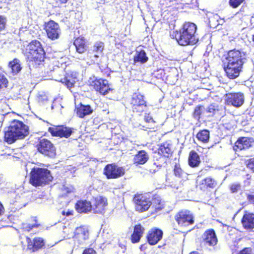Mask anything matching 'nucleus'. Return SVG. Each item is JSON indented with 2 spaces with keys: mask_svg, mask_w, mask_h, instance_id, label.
Here are the masks:
<instances>
[{
  "mask_svg": "<svg viewBox=\"0 0 254 254\" xmlns=\"http://www.w3.org/2000/svg\"><path fill=\"white\" fill-rule=\"evenodd\" d=\"M254 143V139L252 137H239L235 142L233 149L235 152L246 150L252 147Z\"/></svg>",
  "mask_w": 254,
  "mask_h": 254,
  "instance_id": "nucleus-14",
  "label": "nucleus"
},
{
  "mask_svg": "<svg viewBox=\"0 0 254 254\" xmlns=\"http://www.w3.org/2000/svg\"><path fill=\"white\" fill-rule=\"evenodd\" d=\"M76 211L80 213H86L91 211V201L85 199L78 200L75 205Z\"/></svg>",
  "mask_w": 254,
  "mask_h": 254,
  "instance_id": "nucleus-23",
  "label": "nucleus"
},
{
  "mask_svg": "<svg viewBox=\"0 0 254 254\" xmlns=\"http://www.w3.org/2000/svg\"><path fill=\"white\" fill-rule=\"evenodd\" d=\"M28 248L29 249H32L33 251H35V246L34 245V240H31L30 239H28Z\"/></svg>",
  "mask_w": 254,
  "mask_h": 254,
  "instance_id": "nucleus-50",
  "label": "nucleus"
},
{
  "mask_svg": "<svg viewBox=\"0 0 254 254\" xmlns=\"http://www.w3.org/2000/svg\"><path fill=\"white\" fill-rule=\"evenodd\" d=\"M25 56L30 62H35L36 64H40L43 62L45 52L40 42L32 41L26 49Z\"/></svg>",
  "mask_w": 254,
  "mask_h": 254,
  "instance_id": "nucleus-4",
  "label": "nucleus"
},
{
  "mask_svg": "<svg viewBox=\"0 0 254 254\" xmlns=\"http://www.w3.org/2000/svg\"><path fill=\"white\" fill-rule=\"evenodd\" d=\"M247 199L250 204H254V192L246 194Z\"/></svg>",
  "mask_w": 254,
  "mask_h": 254,
  "instance_id": "nucleus-48",
  "label": "nucleus"
},
{
  "mask_svg": "<svg viewBox=\"0 0 254 254\" xmlns=\"http://www.w3.org/2000/svg\"><path fill=\"white\" fill-rule=\"evenodd\" d=\"M65 84L67 88H71L73 86L74 84L72 82H69L68 80H66Z\"/></svg>",
  "mask_w": 254,
  "mask_h": 254,
  "instance_id": "nucleus-53",
  "label": "nucleus"
},
{
  "mask_svg": "<svg viewBox=\"0 0 254 254\" xmlns=\"http://www.w3.org/2000/svg\"><path fill=\"white\" fill-rule=\"evenodd\" d=\"M126 173L124 167L115 163L108 164L103 169V174L107 179H116L123 177Z\"/></svg>",
  "mask_w": 254,
  "mask_h": 254,
  "instance_id": "nucleus-8",
  "label": "nucleus"
},
{
  "mask_svg": "<svg viewBox=\"0 0 254 254\" xmlns=\"http://www.w3.org/2000/svg\"><path fill=\"white\" fill-rule=\"evenodd\" d=\"M129 105L131 112L138 116H141L148 107L145 97L140 93L132 94L129 100Z\"/></svg>",
  "mask_w": 254,
  "mask_h": 254,
  "instance_id": "nucleus-6",
  "label": "nucleus"
},
{
  "mask_svg": "<svg viewBox=\"0 0 254 254\" xmlns=\"http://www.w3.org/2000/svg\"><path fill=\"white\" fill-rule=\"evenodd\" d=\"M45 244L44 240L41 238H35L34 239V245L35 251L41 248Z\"/></svg>",
  "mask_w": 254,
  "mask_h": 254,
  "instance_id": "nucleus-38",
  "label": "nucleus"
},
{
  "mask_svg": "<svg viewBox=\"0 0 254 254\" xmlns=\"http://www.w3.org/2000/svg\"><path fill=\"white\" fill-rule=\"evenodd\" d=\"M148 57L144 50H140L136 51L135 55L133 58L134 63H139L144 64L148 61Z\"/></svg>",
  "mask_w": 254,
  "mask_h": 254,
  "instance_id": "nucleus-31",
  "label": "nucleus"
},
{
  "mask_svg": "<svg viewBox=\"0 0 254 254\" xmlns=\"http://www.w3.org/2000/svg\"><path fill=\"white\" fill-rule=\"evenodd\" d=\"M251 89L253 93L254 94V85L253 86H252Z\"/></svg>",
  "mask_w": 254,
  "mask_h": 254,
  "instance_id": "nucleus-59",
  "label": "nucleus"
},
{
  "mask_svg": "<svg viewBox=\"0 0 254 254\" xmlns=\"http://www.w3.org/2000/svg\"><path fill=\"white\" fill-rule=\"evenodd\" d=\"M52 179L50 171L46 168H33L30 173V183L35 187L45 185Z\"/></svg>",
  "mask_w": 254,
  "mask_h": 254,
  "instance_id": "nucleus-5",
  "label": "nucleus"
},
{
  "mask_svg": "<svg viewBox=\"0 0 254 254\" xmlns=\"http://www.w3.org/2000/svg\"><path fill=\"white\" fill-rule=\"evenodd\" d=\"M19 63L20 61L17 59H14L12 61L9 63V67L11 69L13 74H16L21 70V65Z\"/></svg>",
  "mask_w": 254,
  "mask_h": 254,
  "instance_id": "nucleus-34",
  "label": "nucleus"
},
{
  "mask_svg": "<svg viewBox=\"0 0 254 254\" xmlns=\"http://www.w3.org/2000/svg\"><path fill=\"white\" fill-rule=\"evenodd\" d=\"M58 202L59 204V206L57 207L59 210L62 209L63 207V205L62 204L63 202V197L62 196H60L58 198Z\"/></svg>",
  "mask_w": 254,
  "mask_h": 254,
  "instance_id": "nucleus-52",
  "label": "nucleus"
},
{
  "mask_svg": "<svg viewBox=\"0 0 254 254\" xmlns=\"http://www.w3.org/2000/svg\"><path fill=\"white\" fill-rule=\"evenodd\" d=\"M74 111L77 116L80 118H83L93 112V109L89 105H85L82 103H80L76 106Z\"/></svg>",
  "mask_w": 254,
  "mask_h": 254,
  "instance_id": "nucleus-24",
  "label": "nucleus"
},
{
  "mask_svg": "<svg viewBox=\"0 0 254 254\" xmlns=\"http://www.w3.org/2000/svg\"><path fill=\"white\" fill-rule=\"evenodd\" d=\"M147 248V246L146 244H142L140 246L139 249L141 251H145Z\"/></svg>",
  "mask_w": 254,
  "mask_h": 254,
  "instance_id": "nucleus-54",
  "label": "nucleus"
},
{
  "mask_svg": "<svg viewBox=\"0 0 254 254\" xmlns=\"http://www.w3.org/2000/svg\"><path fill=\"white\" fill-rule=\"evenodd\" d=\"M163 231L157 227L149 229L146 235V241L150 246H154L160 241L163 236Z\"/></svg>",
  "mask_w": 254,
  "mask_h": 254,
  "instance_id": "nucleus-16",
  "label": "nucleus"
},
{
  "mask_svg": "<svg viewBox=\"0 0 254 254\" xmlns=\"http://www.w3.org/2000/svg\"><path fill=\"white\" fill-rule=\"evenodd\" d=\"M58 70H60L61 73H63V70L62 68L61 69L58 68ZM55 80L60 82L64 83L63 78L62 77V74H61L60 75L59 77H55Z\"/></svg>",
  "mask_w": 254,
  "mask_h": 254,
  "instance_id": "nucleus-51",
  "label": "nucleus"
},
{
  "mask_svg": "<svg viewBox=\"0 0 254 254\" xmlns=\"http://www.w3.org/2000/svg\"><path fill=\"white\" fill-rule=\"evenodd\" d=\"M218 242L215 231L212 228L205 230L201 237L200 244L207 247L214 248Z\"/></svg>",
  "mask_w": 254,
  "mask_h": 254,
  "instance_id": "nucleus-12",
  "label": "nucleus"
},
{
  "mask_svg": "<svg viewBox=\"0 0 254 254\" xmlns=\"http://www.w3.org/2000/svg\"><path fill=\"white\" fill-rule=\"evenodd\" d=\"M108 205L107 199L103 196L93 197L91 200V211L94 213L103 214Z\"/></svg>",
  "mask_w": 254,
  "mask_h": 254,
  "instance_id": "nucleus-15",
  "label": "nucleus"
},
{
  "mask_svg": "<svg viewBox=\"0 0 254 254\" xmlns=\"http://www.w3.org/2000/svg\"><path fill=\"white\" fill-rule=\"evenodd\" d=\"M236 254H253L252 249L251 247H246L240 250Z\"/></svg>",
  "mask_w": 254,
  "mask_h": 254,
  "instance_id": "nucleus-46",
  "label": "nucleus"
},
{
  "mask_svg": "<svg viewBox=\"0 0 254 254\" xmlns=\"http://www.w3.org/2000/svg\"><path fill=\"white\" fill-rule=\"evenodd\" d=\"M151 201L152 207L154 208L155 212H158L164 208L165 202L158 194L155 193L152 194L151 193Z\"/></svg>",
  "mask_w": 254,
  "mask_h": 254,
  "instance_id": "nucleus-25",
  "label": "nucleus"
},
{
  "mask_svg": "<svg viewBox=\"0 0 254 254\" xmlns=\"http://www.w3.org/2000/svg\"><path fill=\"white\" fill-rule=\"evenodd\" d=\"M3 82L5 84H6V83L7 82V80H6V79H5H5H3Z\"/></svg>",
  "mask_w": 254,
  "mask_h": 254,
  "instance_id": "nucleus-60",
  "label": "nucleus"
},
{
  "mask_svg": "<svg viewBox=\"0 0 254 254\" xmlns=\"http://www.w3.org/2000/svg\"><path fill=\"white\" fill-rule=\"evenodd\" d=\"M45 30L49 38L53 40L59 38V26L55 21L51 20L46 23L45 24Z\"/></svg>",
  "mask_w": 254,
  "mask_h": 254,
  "instance_id": "nucleus-17",
  "label": "nucleus"
},
{
  "mask_svg": "<svg viewBox=\"0 0 254 254\" xmlns=\"http://www.w3.org/2000/svg\"><path fill=\"white\" fill-rule=\"evenodd\" d=\"M72 128L64 127V137L67 138L70 136L72 132Z\"/></svg>",
  "mask_w": 254,
  "mask_h": 254,
  "instance_id": "nucleus-49",
  "label": "nucleus"
},
{
  "mask_svg": "<svg viewBox=\"0 0 254 254\" xmlns=\"http://www.w3.org/2000/svg\"><path fill=\"white\" fill-rule=\"evenodd\" d=\"M7 22V19L6 17L2 15H0V31L4 30Z\"/></svg>",
  "mask_w": 254,
  "mask_h": 254,
  "instance_id": "nucleus-44",
  "label": "nucleus"
},
{
  "mask_svg": "<svg viewBox=\"0 0 254 254\" xmlns=\"http://www.w3.org/2000/svg\"><path fill=\"white\" fill-rule=\"evenodd\" d=\"M188 162L189 165L191 168H197L200 165V157L195 151L192 150L189 152Z\"/></svg>",
  "mask_w": 254,
  "mask_h": 254,
  "instance_id": "nucleus-28",
  "label": "nucleus"
},
{
  "mask_svg": "<svg viewBox=\"0 0 254 254\" xmlns=\"http://www.w3.org/2000/svg\"><path fill=\"white\" fill-rule=\"evenodd\" d=\"M172 35L181 46L194 45L198 41L197 26L190 22H185L179 30L173 31Z\"/></svg>",
  "mask_w": 254,
  "mask_h": 254,
  "instance_id": "nucleus-2",
  "label": "nucleus"
},
{
  "mask_svg": "<svg viewBox=\"0 0 254 254\" xmlns=\"http://www.w3.org/2000/svg\"><path fill=\"white\" fill-rule=\"evenodd\" d=\"M89 86L102 95L108 94L113 89L109 86L108 80L100 79H91L89 80Z\"/></svg>",
  "mask_w": 254,
  "mask_h": 254,
  "instance_id": "nucleus-10",
  "label": "nucleus"
},
{
  "mask_svg": "<svg viewBox=\"0 0 254 254\" xmlns=\"http://www.w3.org/2000/svg\"><path fill=\"white\" fill-rule=\"evenodd\" d=\"M245 54L238 50L233 49L228 52L227 64L224 70L229 79H234L239 76L245 62Z\"/></svg>",
  "mask_w": 254,
  "mask_h": 254,
  "instance_id": "nucleus-1",
  "label": "nucleus"
},
{
  "mask_svg": "<svg viewBox=\"0 0 254 254\" xmlns=\"http://www.w3.org/2000/svg\"><path fill=\"white\" fill-rule=\"evenodd\" d=\"M247 167L254 172V158H251L247 160Z\"/></svg>",
  "mask_w": 254,
  "mask_h": 254,
  "instance_id": "nucleus-45",
  "label": "nucleus"
},
{
  "mask_svg": "<svg viewBox=\"0 0 254 254\" xmlns=\"http://www.w3.org/2000/svg\"><path fill=\"white\" fill-rule=\"evenodd\" d=\"M74 238L79 243L88 240L89 238V232L88 228L85 226L77 227L75 229Z\"/></svg>",
  "mask_w": 254,
  "mask_h": 254,
  "instance_id": "nucleus-22",
  "label": "nucleus"
},
{
  "mask_svg": "<svg viewBox=\"0 0 254 254\" xmlns=\"http://www.w3.org/2000/svg\"><path fill=\"white\" fill-rule=\"evenodd\" d=\"M247 180H250L251 179V176L249 174H247Z\"/></svg>",
  "mask_w": 254,
  "mask_h": 254,
  "instance_id": "nucleus-58",
  "label": "nucleus"
},
{
  "mask_svg": "<svg viewBox=\"0 0 254 254\" xmlns=\"http://www.w3.org/2000/svg\"><path fill=\"white\" fill-rule=\"evenodd\" d=\"M3 206L1 203L0 202V216L3 213Z\"/></svg>",
  "mask_w": 254,
  "mask_h": 254,
  "instance_id": "nucleus-55",
  "label": "nucleus"
},
{
  "mask_svg": "<svg viewBox=\"0 0 254 254\" xmlns=\"http://www.w3.org/2000/svg\"><path fill=\"white\" fill-rule=\"evenodd\" d=\"M219 110L220 109H219V106L218 105L212 104L208 106L206 109V112L208 113L215 115L216 113L218 112Z\"/></svg>",
  "mask_w": 254,
  "mask_h": 254,
  "instance_id": "nucleus-39",
  "label": "nucleus"
},
{
  "mask_svg": "<svg viewBox=\"0 0 254 254\" xmlns=\"http://www.w3.org/2000/svg\"><path fill=\"white\" fill-rule=\"evenodd\" d=\"M252 42H253V44L254 45V33H253V34L252 36Z\"/></svg>",
  "mask_w": 254,
  "mask_h": 254,
  "instance_id": "nucleus-57",
  "label": "nucleus"
},
{
  "mask_svg": "<svg viewBox=\"0 0 254 254\" xmlns=\"http://www.w3.org/2000/svg\"><path fill=\"white\" fill-rule=\"evenodd\" d=\"M174 150L172 143L170 140H167L159 145L158 153L165 158H170L173 154Z\"/></svg>",
  "mask_w": 254,
  "mask_h": 254,
  "instance_id": "nucleus-19",
  "label": "nucleus"
},
{
  "mask_svg": "<svg viewBox=\"0 0 254 254\" xmlns=\"http://www.w3.org/2000/svg\"><path fill=\"white\" fill-rule=\"evenodd\" d=\"M104 48L105 44L104 42L100 41H97L94 43L89 53L92 54L93 57L97 59L103 54Z\"/></svg>",
  "mask_w": 254,
  "mask_h": 254,
  "instance_id": "nucleus-26",
  "label": "nucleus"
},
{
  "mask_svg": "<svg viewBox=\"0 0 254 254\" xmlns=\"http://www.w3.org/2000/svg\"><path fill=\"white\" fill-rule=\"evenodd\" d=\"M82 254H97V253L93 248L88 247L84 249Z\"/></svg>",
  "mask_w": 254,
  "mask_h": 254,
  "instance_id": "nucleus-47",
  "label": "nucleus"
},
{
  "mask_svg": "<svg viewBox=\"0 0 254 254\" xmlns=\"http://www.w3.org/2000/svg\"><path fill=\"white\" fill-rule=\"evenodd\" d=\"M224 100L225 105L239 108L244 104L245 97L241 92H231L225 95Z\"/></svg>",
  "mask_w": 254,
  "mask_h": 254,
  "instance_id": "nucleus-11",
  "label": "nucleus"
},
{
  "mask_svg": "<svg viewBox=\"0 0 254 254\" xmlns=\"http://www.w3.org/2000/svg\"><path fill=\"white\" fill-rule=\"evenodd\" d=\"M151 193H136L133 195V201L136 211L143 212L147 211L152 205Z\"/></svg>",
  "mask_w": 254,
  "mask_h": 254,
  "instance_id": "nucleus-7",
  "label": "nucleus"
},
{
  "mask_svg": "<svg viewBox=\"0 0 254 254\" xmlns=\"http://www.w3.org/2000/svg\"><path fill=\"white\" fill-rule=\"evenodd\" d=\"M161 159V157H160L159 159L156 160V161L154 162L153 165L150 167L149 170L150 173L154 174L162 168L165 162L159 161V159Z\"/></svg>",
  "mask_w": 254,
  "mask_h": 254,
  "instance_id": "nucleus-35",
  "label": "nucleus"
},
{
  "mask_svg": "<svg viewBox=\"0 0 254 254\" xmlns=\"http://www.w3.org/2000/svg\"><path fill=\"white\" fill-rule=\"evenodd\" d=\"M37 149L41 153L50 157L55 155L56 149L53 144L49 140L42 138L40 139L37 145Z\"/></svg>",
  "mask_w": 254,
  "mask_h": 254,
  "instance_id": "nucleus-13",
  "label": "nucleus"
},
{
  "mask_svg": "<svg viewBox=\"0 0 254 254\" xmlns=\"http://www.w3.org/2000/svg\"><path fill=\"white\" fill-rule=\"evenodd\" d=\"M48 131L53 136H58L62 137L64 136V126H56L53 127H50Z\"/></svg>",
  "mask_w": 254,
  "mask_h": 254,
  "instance_id": "nucleus-33",
  "label": "nucleus"
},
{
  "mask_svg": "<svg viewBox=\"0 0 254 254\" xmlns=\"http://www.w3.org/2000/svg\"><path fill=\"white\" fill-rule=\"evenodd\" d=\"M37 226L38 225L35 224H31L29 223H23L21 225V229H22L24 231L29 232L33 228L37 227Z\"/></svg>",
  "mask_w": 254,
  "mask_h": 254,
  "instance_id": "nucleus-40",
  "label": "nucleus"
},
{
  "mask_svg": "<svg viewBox=\"0 0 254 254\" xmlns=\"http://www.w3.org/2000/svg\"><path fill=\"white\" fill-rule=\"evenodd\" d=\"M29 134V127L22 122L13 120L7 130L5 131L4 139L9 144L14 142L17 139L25 138Z\"/></svg>",
  "mask_w": 254,
  "mask_h": 254,
  "instance_id": "nucleus-3",
  "label": "nucleus"
},
{
  "mask_svg": "<svg viewBox=\"0 0 254 254\" xmlns=\"http://www.w3.org/2000/svg\"><path fill=\"white\" fill-rule=\"evenodd\" d=\"M73 210H71V211H68L66 212V216H69V215H73Z\"/></svg>",
  "mask_w": 254,
  "mask_h": 254,
  "instance_id": "nucleus-56",
  "label": "nucleus"
},
{
  "mask_svg": "<svg viewBox=\"0 0 254 254\" xmlns=\"http://www.w3.org/2000/svg\"><path fill=\"white\" fill-rule=\"evenodd\" d=\"M174 218L177 224L181 227H187L194 223L193 213L187 209H182L175 215Z\"/></svg>",
  "mask_w": 254,
  "mask_h": 254,
  "instance_id": "nucleus-9",
  "label": "nucleus"
},
{
  "mask_svg": "<svg viewBox=\"0 0 254 254\" xmlns=\"http://www.w3.org/2000/svg\"><path fill=\"white\" fill-rule=\"evenodd\" d=\"M196 137L201 142L207 143L209 140L210 132L206 129L200 130L197 133Z\"/></svg>",
  "mask_w": 254,
  "mask_h": 254,
  "instance_id": "nucleus-32",
  "label": "nucleus"
},
{
  "mask_svg": "<svg viewBox=\"0 0 254 254\" xmlns=\"http://www.w3.org/2000/svg\"><path fill=\"white\" fill-rule=\"evenodd\" d=\"M203 108V106L199 105L194 108L192 113L193 117L194 119L197 120H199L200 119L202 114V109Z\"/></svg>",
  "mask_w": 254,
  "mask_h": 254,
  "instance_id": "nucleus-37",
  "label": "nucleus"
},
{
  "mask_svg": "<svg viewBox=\"0 0 254 254\" xmlns=\"http://www.w3.org/2000/svg\"><path fill=\"white\" fill-rule=\"evenodd\" d=\"M241 224L245 230L252 231L254 229V213L245 211L241 219Z\"/></svg>",
  "mask_w": 254,
  "mask_h": 254,
  "instance_id": "nucleus-18",
  "label": "nucleus"
},
{
  "mask_svg": "<svg viewBox=\"0 0 254 254\" xmlns=\"http://www.w3.org/2000/svg\"><path fill=\"white\" fill-rule=\"evenodd\" d=\"M54 72H57V70L55 69L54 70Z\"/></svg>",
  "mask_w": 254,
  "mask_h": 254,
  "instance_id": "nucleus-63",
  "label": "nucleus"
},
{
  "mask_svg": "<svg viewBox=\"0 0 254 254\" xmlns=\"http://www.w3.org/2000/svg\"><path fill=\"white\" fill-rule=\"evenodd\" d=\"M218 185L217 180L211 177H207L202 180L200 188L201 190H205L208 189H214Z\"/></svg>",
  "mask_w": 254,
  "mask_h": 254,
  "instance_id": "nucleus-29",
  "label": "nucleus"
},
{
  "mask_svg": "<svg viewBox=\"0 0 254 254\" xmlns=\"http://www.w3.org/2000/svg\"><path fill=\"white\" fill-rule=\"evenodd\" d=\"M67 0H65L64 2H65Z\"/></svg>",
  "mask_w": 254,
  "mask_h": 254,
  "instance_id": "nucleus-64",
  "label": "nucleus"
},
{
  "mask_svg": "<svg viewBox=\"0 0 254 254\" xmlns=\"http://www.w3.org/2000/svg\"><path fill=\"white\" fill-rule=\"evenodd\" d=\"M143 120L144 123L139 125L140 129L144 130L152 131L156 128V123L150 113L145 114Z\"/></svg>",
  "mask_w": 254,
  "mask_h": 254,
  "instance_id": "nucleus-20",
  "label": "nucleus"
},
{
  "mask_svg": "<svg viewBox=\"0 0 254 254\" xmlns=\"http://www.w3.org/2000/svg\"><path fill=\"white\" fill-rule=\"evenodd\" d=\"M245 0H229V4L233 8L238 7Z\"/></svg>",
  "mask_w": 254,
  "mask_h": 254,
  "instance_id": "nucleus-43",
  "label": "nucleus"
},
{
  "mask_svg": "<svg viewBox=\"0 0 254 254\" xmlns=\"http://www.w3.org/2000/svg\"><path fill=\"white\" fill-rule=\"evenodd\" d=\"M169 2H172V1H177L178 0H169Z\"/></svg>",
  "mask_w": 254,
  "mask_h": 254,
  "instance_id": "nucleus-61",
  "label": "nucleus"
},
{
  "mask_svg": "<svg viewBox=\"0 0 254 254\" xmlns=\"http://www.w3.org/2000/svg\"><path fill=\"white\" fill-rule=\"evenodd\" d=\"M149 159V155L144 150L138 151L133 158V163L136 165H143Z\"/></svg>",
  "mask_w": 254,
  "mask_h": 254,
  "instance_id": "nucleus-27",
  "label": "nucleus"
},
{
  "mask_svg": "<svg viewBox=\"0 0 254 254\" xmlns=\"http://www.w3.org/2000/svg\"><path fill=\"white\" fill-rule=\"evenodd\" d=\"M61 214H62V215H63V216H64V210H62L61 211Z\"/></svg>",
  "mask_w": 254,
  "mask_h": 254,
  "instance_id": "nucleus-62",
  "label": "nucleus"
},
{
  "mask_svg": "<svg viewBox=\"0 0 254 254\" xmlns=\"http://www.w3.org/2000/svg\"><path fill=\"white\" fill-rule=\"evenodd\" d=\"M144 231L145 228L140 223L135 225L133 226V232L130 237L131 242L133 244L139 242Z\"/></svg>",
  "mask_w": 254,
  "mask_h": 254,
  "instance_id": "nucleus-21",
  "label": "nucleus"
},
{
  "mask_svg": "<svg viewBox=\"0 0 254 254\" xmlns=\"http://www.w3.org/2000/svg\"><path fill=\"white\" fill-rule=\"evenodd\" d=\"M241 185L239 183H235L231 184L229 186V189L233 193L238 192L241 189Z\"/></svg>",
  "mask_w": 254,
  "mask_h": 254,
  "instance_id": "nucleus-42",
  "label": "nucleus"
},
{
  "mask_svg": "<svg viewBox=\"0 0 254 254\" xmlns=\"http://www.w3.org/2000/svg\"><path fill=\"white\" fill-rule=\"evenodd\" d=\"M73 44L75 47L76 52L79 54L84 53L87 49L86 42L84 37H78L76 38Z\"/></svg>",
  "mask_w": 254,
  "mask_h": 254,
  "instance_id": "nucleus-30",
  "label": "nucleus"
},
{
  "mask_svg": "<svg viewBox=\"0 0 254 254\" xmlns=\"http://www.w3.org/2000/svg\"><path fill=\"white\" fill-rule=\"evenodd\" d=\"M75 192V189L73 186L65 187H64V195L71 194L74 196Z\"/></svg>",
  "mask_w": 254,
  "mask_h": 254,
  "instance_id": "nucleus-41",
  "label": "nucleus"
},
{
  "mask_svg": "<svg viewBox=\"0 0 254 254\" xmlns=\"http://www.w3.org/2000/svg\"><path fill=\"white\" fill-rule=\"evenodd\" d=\"M174 175L178 178H182L185 175V172L182 169L180 164H175L173 169Z\"/></svg>",
  "mask_w": 254,
  "mask_h": 254,
  "instance_id": "nucleus-36",
  "label": "nucleus"
}]
</instances>
